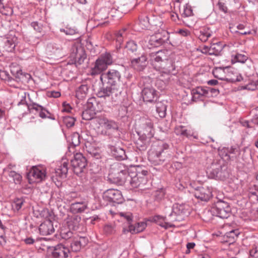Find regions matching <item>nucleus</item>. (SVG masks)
<instances>
[{"label":"nucleus","instance_id":"1","mask_svg":"<svg viewBox=\"0 0 258 258\" xmlns=\"http://www.w3.org/2000/svg\"><path fill=\"white\" fill-rule=\"evenodd\" d=\"M170 157L168 145L162 141L154 143L148 152V160L154 165H162Z\"/></svg>","mask_w":258,"mask_h":258},{"label":"nucleus","instance_id":"2","mask_svg":"<svg viewBox=\"0 0 258 258\" xmlns=\"http://www.w3.org/2000/svg\"><path fill=\"white\" fill-rule=\"evenodd\" d=\"M128 175L127 167L120 163H115L111 165L108 178L113 183L122 184L125 182Z\"/></svg>","mask_w":258,"mask_h":258},{"label":"nucleus","instance_id":"3","mask_svg":"<svg viewBox=\"0 0 258 258\" xmlns=\"http://www.w3.org/2000/svg\"><path fill=\"white\" fill-rule=\"evenodd\" d=\"M155 69L159 74V81L164 82L162 84L164 85L166 82H169L171 77L176 74L175 66L174 62L171 59H167L159 64L155 65Z\"/></svg>","mask_w":258,"mask_h":258},{"label":"nucleus","instance_id":"4","mask_svg":"<svg viewBox=\"0 0 258 258\" xmlns=\"http://www.w3.org/2000/svg\"><path fill=\"white\" fill-rule=\"evenodd\" d=\"M154 130L153 123L150 119L142 118L140 119L138 135L143 141V144H146V141L153 137Z\"/></svg>","mask_w":258,"mask_h":258},{"label":"nucleus","instance_id":"5","mask_svg":"<svg viewBox=\"0 0 258 258\" xmlns=\"http://www.w3.org/2000/svg\"><path fill=\"white\" fill-rule=\"evenodd\" d=\"M41 216L46 219L39 226V231L42 235L52 234L54 232V228L52 222L53 215L47 209H44L41 213Z\"/></svg>","mask_w":258,"mask_h":258},{"label":"nucleus","instance_id":"6","mask_svg":"<svg viewBox=\"0 0 258 258\" xmlns=\"http://www.w3.org/2000/svg\"><path fill=\"white\" fill-rule=\"evenodd\" d=\"M234 73V71L232 69H229L228 67L225 69H223L221 68H217L213 71L214 77L219 80L231 83L240 82L242 79V76L239 73H235L236 77H231V74Z\"/></svg>","mask_w":258,"mask_h":258},{"label":"nucleus","instance_id":"7","mask_svg":"<svg viewBox=\"0 0 258 258\" xmlns=\"http://www.w3.org/2000/svg\"><path fill=\"white\" fill-rule=\"evenodd\" d=\"M163 35L157 33L147 38L142 41L143 47L144 49H151L153 47L161 46L168 40L169 35L167 32H163Z\"/></svg>","mask_w":258,"mask_h":258},{"label":"nucleus","instance_id":"8","mask_svg":"<svg viewBox=\"0 0 258 258\" xmlns=\"http://www.w3.org/2000/svg\"><path fill=\"white\" fill-rule=\"evenodd\" d=\"M148 173L147 170H142L134 176L128 175L126 182H128L132 188H139L141 190L147 188V178L146 175Z\"/></svg>","mask_w":258,"mask_h":258},{"label":"nucleus","instance_id":"9","mask_svg":"<svg viewBox=\"0 0 258 258\" xmlns=\"http://www.w3.org/2000/svg\"><path fill=\"white\" fill-rule=\"evenodd\" d=\"M121 75L115 70L111 69L101 74L100 80L103 85L107 84L116 87L120 82Z\"/></svg>","mask_w":258,"mask_h":258},{"label":"nucleus","instance_id":"10","mask_svg":"<svg viewBox=\"0 0 258 258\" xmlns=\"http://www.w3.org/2000/svg\"><path fill=\"white\" fill-rule=\"evenodd\" d=\"M87 164L86 158L80 153H76L74 155V159L71 160V165L74 172L77 175H80L84 172Z\"/></svg>","mask_w":258,"mask_h":258},{"label":"nucleus","instance_id":"11","mask_svg":"<svg viewBox=\"0 0 258 258\" xmlns=\"http://www.w3.org/2000/svg\"><path fill=\"white\" fill-rule=\"evenodd\" d=\"M215 216L221 218H227L231 214V208L229 204L223 201H218L213 207Z\"/></svg>","mask_w":258,"mask_h":258},{"label":"nucleus","instance_id":"12","mask_svg":"<svg viewBox=\"0 0 258 258\" xmlns=\"http://www.w3.org/2000/svg\"><path fill=\"white\" fill-rule=\"evenodd\" d=\"M27 176L30 183H39L45 179L46 171L41 167H33Z\"/></svg>","mask_w":258,"mask_h":258},{"label":"nucleus","instance_id":"13","mask_svg":"<svg viewBox=\"0 0 258 258\" xmlns=\"http://www.w3.org/2000/svg\"><path fill=\"white\" fill-rule=\"evenodd\" d=\"M47 253L51 258H68L69 249L62 244H58L55 246H47Z\"/></svg>","mask_w":258,"mask_h":258},{"label":"nucleus","instance_id":"14","mask_svg":"<svg viewBox=\"0 0 258 258\" xmlns=\"http://www.w3.org/2000/svg\"><path fill=\"white\" fill-rule=\"evenodd\" d=\"M209 170L210 174L214 177L222 180H225L229 176L227 166L224 165L213 163Z\"/></svg>","mask_w":258,"mask_h":258},{"label":"nucleus","instance_id":"15","mask_svg":"<svg viewBox=\"0 0 258 258\" xmlns=\"http://www.w3.org/2000/svg\"><path fill=\"white\" fill-rule=\"evenodd\" d=\"M188 206L183 204H175L172 208V212L168 215V220L171 222L179 221L177 216L188 214Z\"/></svg>","mask_w":258,"mask_h":258},{"label":"nucleus","instance_id":"16","mask_svg":"<svg viewBox=\"0 0 258 258\" xmlns=\"http://www.w3.org/2000/svg\"><path fill=\"white\" fill-rule=\"evenodd\" d=\"M120 92L119 91L116 87L111 86H107L103 87L97 93V95L100 98H106L111 97L113 102L117 101V97L120 95Z\"/></svg>","mask_w":258,"mask_h":258},{"label":"nucleus","instance_id":"17","mask_svg":"<svg viewBox=\"0 0 258 258\" xmlns=\"http://www.w3.org/2000/svg\"><path fill=\"white\" fill-rule=\"evenodd\" d=\"M71 57L76 64H81L86 58L83 48L79 45H74L71 49Z\"/></svg>","mask_w":258,"mask_h":258},{"label":"nucleus","instance_id":"18","mask_svg":"<svg viewBox=\"0 0 258 258\" xmlns=\"http://www.w3.org/2000/svg\"><path fill=\"white\" fill-rule=\"evenodd\" d=\"M224 46L220 41L215 42L213 41L210 47L205 45L201 47V52L203 53L209 55H220Z\"/></svg>","mask_w":258,"mask_h":258},{"label":"nucleus","instance_id":"19","mask_svg":"<svg viewBox=\"0 0 258 258\" xmlns=\"http://www.w3.org/2000/svg\"><path fill=\"white\" fill-rule=\"evenodd\" d=\"M103 199L110 202L115 203H121L123 198L121 192L114 189H109L103 194Z\"/></svg>","mask_w":258,"mask_h":258},{"label":"nucleus","instance_id":"20","mask_svg":"<svg viewBox=\"0 0 258 258\" xmlns=\"http://www.w3.org/2000/svg\"><path fill=\"white\" fill-rule=\"evenodd\" d=\"M169 53L170 51L166 49L151 53L150 54V60L154 68H155L156 64V65L159 64L160 63H162L163 61L168 59Z\"/></svg>","mask_w":258,"mask_h":258},{"label":"nucleus","instance_id":"21","mask_svg":"<svg viewBox=\"0 0 258 258\" xmlns=\"http://www.w3.org/2000/svg\"><path fill=\"white\" fill-rule=\"evenodd\" d=\"M21 104L24 105L30 110L34 109L39 111V115L42 118H49L52 119H54V118L51 117V114L50 112L41 105L36 103H33L28 105L25 102H22V101L19 102L18 105L19 106Z\"/></svg>","mask_w":258,"mask_h":258},{"label":"nucleus","instance_id":"22","mask_svg":"<svg viewBox=\"0 0 258 258\" xmlns=\"http://www.w3.org/2000/svg\"><path fill=\"white\" fill-rule=\"evenodd\" d=\"M195 197L203 201H208L212 197V191L208 187L200 186L194 191Z\"/></svg>","mask_w":258,"mask_h":258},{"label":"nucleus","instance_id":"23","mask_svg":"<svg viewBox=\"0 0 258 258\" xmlns=\"http://www.w3.org/2000/svg\"><path fill=\"white\" fill-rule=\"evenodd\" d=\"M142 95L143 100L147 102H154L156 101L157 94L152 87H145L142 90Z\"/></svg>","mask_w":258,"mask_h":258},{"label":"nucleus","instance_id":"24","mask_svg":"<svg viewBox=\"0 0 258 258\" xmlns=\"http://www.w3.org/2000/svg\"><path fill=\"white\" fill-rule=\"evenodd\" d=\"M147 58L144 55H142L138 58L131 60V66L135 70L141 72L143 71L147 66Z\"/></svg>","mask_w":258,"mask_h":258},{"label":"nucleus","instance_id":"25","mask_svg":"<svg viewBox=\"0 0 258 258\" xmlns=\"http://www.w3.org/2000/svg\"><path fill=\"white\" fill-rule=\"evenodd\" d=\"M192 100L194 101L203 100L205 97H209V91L202 87H198L191 90Z\"/></svg>","mask_w":258,"mask_h":258},{"label":"nucleus","instance_id":"26","mask_svg":"<svg viewBox=\"0 0 258 258\" xmlns=\"http://www.w3.org/2000/svg\"><path fill=\"white\" fill-rule=\"evenodd\" d=\"M96 122L99 124L100 126L104 127L105 129L109 130H115L117 129L118 126L116 122L113 120H108L107 118L102 117H98L96 119Z\"/></svg>","mask_w":258,"mask_h":258},{"label":"nucleus","instance_id":"27","mask_svg":"<svg viewBox=\"0 0 258 258\" xmlns=\"http://www.w3.org/2000/svg\"><path fill=\"white\" fill-rule=\"evenodd\" d=\"M81 218L78 215L69 216L66 219L68 228L73 230H77L79 227Z\"/></svg>","mask_w":258,"mask_h":258},{"label":"nucleus","instance_id":"28","mask_svg":"<svg viewBox=\"0 0 258 258\" xmlns=\"http://www.w3.org/2000/svg\"><path fill=\"white\" fill-rule=\"evenodd\" d=\"M87 243V240L85 237H80L75 238L71 244V247L75 252L79 251L81 248L85 246Z\"/></svg>","mask_w":258,"mask_h":258},{"label":"nucleus","instance_id":"29","mask_svg":"<svg viewBox=\"0 0 258 258\" xmlns=\"http://www.w3.org/2000/svg\"><path fill=\"white\" fill-rule=\"evenodd\" d=\"M108 65L99 58L96 59L94 67L91 69V74L92 76L101 74L108 67Z\"/></svg>","mask_w":258,"mask_h":258},{"label":"nucleus","instance_id":"30","mask_svg":"<svg viewBox=\"0 0 258 258\" xmlns=\"http://www.w3.org/2000/svg\"><path fill=\"white\" fill-rule=\"evenodd\" d=\"M151 221L154 222L162 227L167 229L169 227H172L174 225L171 223V222H167L166 221V218L159 215H156L152 218Z\"/></svg>","mask_w":258,"mask_h":258},{"label":"nucleus","instance_id":"31","mask_svg":"<svg viewBox=\"0 0 258 258\" xmlns=\"http://www.w3.org/2000/svg\"><path fill=\"white\" fill-rule=\"evenodd\" d=\"M111 151L112 156L118 160H123L126 158L124 150L120 147L112 146Z\"/></svg>","mask_w":258,"mask_h":258},{"label":"nucleus","instance_id":"32","mask_svg":"<svg viewBox=\"0 0 258 258\" xmlns=\"http://www.w3.org/2000/svg\"><path fill=\"white\" fill-rule=\"evenodd\" d=\"M62 47L58 44L49 43L46 46V50L50 55H58L61 51Z\"/></svg>","mask_w":258,"mask_h":258},{"label":"nucleus","instance_id":"33","mask_svg":"<svg viewBox=\"0 0 258 258\" xmlns=\"http://www.w3.org/2000/svg\"><path fill=\"white\" fill-rule=\"evenodd\" d=\"M174 132L175 134L178 136H181L187 138H189L193 136V132L191 130H187L185 126L182 125L176 126L174 129Z\"/></svg>","mask_w":258,"mask_h":258},{"label":"nucleus","instance_id":"34","mask_svg":"<svg viewBox=\"0 0 258 258\" xmlns=\"http://www.w3.org/2000/svg\"><path fill=\"white\" fill-rule=\"evenodd\" d=\"M86 150L88 153L92 157L96 159L101 158L100 149L98 148L95 147L93 145L90 143H88L86 145Z\"/></svg>","mask_w":258,"mask_h":258},{"label":"nucleus","instance_id":"35","mask_svg":"<svg viewBox=\"0 0 258 258\" xmlns=\"http://www.w3.org/2000/svg\"><path fill=\"white\" fill-rule=\"evenodd\" d=\"M147 224L144 222H138L136 224L135 226L129 225L128 230L132 233H137L143 231L146 227Z\"/></svg>","mask_w":258,"mask_h":258},{"label":"nucleus","instance_id":"36","mask_svg":"<svg viewBox=\"0 0 258 258\" xmlns=\"http://www.w3.org/2000/svg\"><path fill=\"white\" fill-rule=\"evenodd\" d=\"M68 171V163L64 162L60 166L55 169L56 176L60 177H66Z\"/></svg>","mask_w":258,"mask_h":258},{"label":"nucleus","instance_id":"37","mask_svg":"<svg viewBox=\"0 0 258 258\" xmlns=\"http://www.w3.org/2000/svg\"><path fill=\"white\" fill-rule=\"evenodd\" d=\"M199 38L203 42H206L212 35V32L209 28L204 27L199 31Z\"/></svg>","mask_w":258,"mask_h":258},{"label":"nucleus","instance_id":"38","mask_svg":"<svg viewBox=\"0 0 258 258\" xmlns=\"http://www.w3.org/2000/svg\"><path fill=\"white\" fill-rule=\"evenodd\" d=\"M88 87L87 85H81L77 90L76 96L79 99H83L87 95Z\"/></svg>","mask_w":258,"mask_h":258},{"label":"nucleus","instance_id":"39","mask_svg":"<svg viewBox=\"0 0 258 258\" xmlns=\"http://www.w3.org/2000/svg\"><path fill=\"white\" fill-rule=\"evenodd\" d=\"M86 205L83 203H75L71 204V210L73 213H81L86 209Z\"/></svg>","mask_w":258,"mask_h":258},{"label":"nucleus","instance_id":"40","mask_svg":"<svg viewBox=\"0 0 258 258\" xmlns=\"http://www.w3.org/2000/svg\"><path fill=\"white\" fill-rule=\"evenodd\" d=\"M156 111L160 117L166 115V105L162 102H158L156 104Z\"/></svg>","mask_w":258,"mask_h":258},{"label":"nucleus","instance_id":"41","mask_svg":"<svg viewBox=\"0 0 258 258\" xmlns=\"http://www.w3.org/2000/svg\"><path fill=\"white\" fill-rule=\"evenodd\" d=\"M248 197L253 202L254 201H258V187L255 185H253L252 187H250L248 190Z\"/></svg>","mask_w":258,"mask_h":258},{"label":"nucleus","instance_id":"42","mask_svg":"<svg viewBox=\"0 0 258 258\" xmlns=\"http://www.w3.org/2000/svg\"><path fill=\"white\" fill-rule=\"evenodd\" d=\"M98 58L108 66H110L113 63V58L110 53H102Z\"/></svg>","mask_w":258,"mask_h":258},{"label":"nucleus","instance_id":"43","mask_svg":"<svg viewBox=\"0 0 258 258\" xmlns=\"http://www.w3.org/2000/svg\"><path fill=\"white\" fill-rule=\"evenodd\" d=\"M214 216H215V212L213 211V207H212L210 209L206 210L204 211L203 218L205 221H209L213 219Z\"/></svg>","mask_w":258,"mask_h":258},{"label":"nucleus","instance_id":"44","mask_svg":"<svg viewBox=\"0 0 258 258\" xmlns=\"http://www.w3.org/2000/svg\"><path fill=\"white\" fill-rule=\"evenodd\" d=\"M181 15L183 17H188L193 15L191 7L188 4L183 6V10L181 11Z\"/></svg>","mask_w":258,"mask_h":258},{"label":"nucleus","instance_id":"45","mask_svg":"<svg viewBox=\"0 0 258 258\" xmlns=\"http://www.w3.org/2000/svg\"><path fill=\"white\" fill-rule=\"evenodd\" d=\"M60 32H64L66 35H73L78 33L77 29L75 27L68 25L64 28H61Z\"/></svg>","mask_w":258,"mask_h":258},{"label":"nucleus","instance_id":"46","mask_svg":"<svg viewBox=\"0 0 258 258\" xmlns=\"http://www.w3.org/2000/svg\"><path fill=\"white\" fill-rule=\"evenodd\" d=\"M126 48L128 51L135 53L136 54V52L138 50V46L135 41L133 40L128 41L126 44Z\"/></svg>","mask_w":258,"mask_h":258},{"label":"nucleus","instance_id":"47","mask_svg":"<svg viewBox=\"0 0 258 258\" xmlns=\"http://www.w3.org/2000/svg\"><path fill=\"white\" fill-rule=\"evenodd\" d=\"M126 29L123 28L116 34V40L119 45L122 43L124 37L126 36Z\"/></svg>","mask_w":258,"mask_h":258},{"label":"nucleus","instance_id":"48","mask_svg":"<svg viewBox=\"0 0 258 258\" xmlns=\"http://www.w3.org/2000/svg\"><path fill=\"white\" fill-rule=\"evenodd\" d=\"M71 229L69 228L62 229L60 232V234L62 238L64 239H68L72 238L73 236V233L71 231Z\"/></svg>","mask_w":258,"mask_h":258},{"label":"nucleus","instance_id":"49","mask_svg":"<svg viewBox=\"0 0 258 258\" xmlns=\"http://www.w3.org/2000/svg\"><path fill=\"white\" fill-rule=\"evenodd\" d=\"M15 46L16 45L12 40L7 39L5 42L4 47L6 50L8 52L13 51L14 50Z\"/></svg>","mask_w":258,"mask_h":258},{"label":"nucleus","instance_id":"50","mask_svg":"<svg viewBox=\"0 0 258 258\" xmlns=\"http://www.w3.org/2000/svg\"><path fill=\"white\" fill-rule=\"evenodd\" d=\"M24 204V200L22 199H16L12 204V208L14 211H18Z\"/></svg>","mask_w":258,"mask_h":258},{"label":"nucleus","instance_id":"51","mask_svg":"<svg viewBox=\"0 0 258 258\" xmlns=\"http://www.w3.org/2000/svg\"><path fill=\"white\" fill-rule=\"evenodd\" d=\"M70 143L74 146H77L80 143V135L78 133H74L71 135Z\"/></svg>","mask_w":258,"mask_h":258},{"label":"nucleus","instance_id":"52","mask_svg":"<svg viewBox=\"0 0 258 258\" xmlns=\"http://www.w3.org/2000/svg\"><path fill=\"white\" fill-rule=\"evenodd\" d=\"M165 195V191L163 188L158 189L154 192V196L155 200L158 201H160L164 198Z\"/></svg>","mask_w":258,"mask_h":258},{"label":"nucleus","instance_id":"53","mask_svg":"<svg viewBox=\"0 0 258 258\" xmlns=\"http://www.w3.org/2000/svg\"><path fill=\"white\" fill-rule=\"evenodd\" d=\"M225 236L229 239V240H228V242L232 243L234 241L235 238L237 237L238 236V231L237 230H231L227 232Z\"/></svg>","mask_w":258,"mask_h":258},{"label":"nucleus","instance_id":"54","mask_svg":"<svg viewBox=\"0 0 258 258\" xmlns=\"http://www.w3.org/2000/svg\"><path fill=\"white\" fill-rule=\"evenodd\" d=\"M11 72L17 80V81H22L24 78L26 77V75H28V74H23L22 70L20 69L17 70L16 72L11 71Z\"/></svg>","mask_w":258,"mask_h":258},{"label":"nucleus","instance_id":"55","mask_svg":"<svg viewBox=\"0 0 258 258\" xmlns=\"http://www.w3.org/2000/svg\"><path fill=\"white\" fill-rule=\"evenodd\" d=\"M6 243L7 239L5 235V226L0 227V246H4Z\"/></svg>","mask_w":258,"mask_h":258},{"label":"nucleus","instance_id":"56","mask_svg":"<svg viewBox=\"0 0 258 258\" xmlns=\"http://www.w3.org/2000/svg\"><path fill=\"white\" fill-rule=\"evenodd\" d=\"M9 175L16 183H20L22 179V176L14 171H11Z\"/></svg>","mask_w":258,"mask_h":258},{"label":"nucleus","instance_id":"57","mask_svg":"<svg viewBox=\"0 0 258 258\" xmlns=\"http://www.w3.org/2000/svg\"><path fill=\"white\" fill-rule=\"evenodd\" d=\"M75 119L74 117L67 116L63 117V122L68 127L73 126L75 122Z\"/></svg>","mask_w":258,"mask_h":258},{"label":"nucleus","instance_id":"58","mask_svg":"<svg viewBox=\"0 0 258 258\" xmlns=\"http://www.w3.org/2000/svg\"><path fill=\"white\" fill-rule=\"evenodd\" d=\"M0 78L2 80L8 81L10 83V85H13L11 83L14 80L10 77L9 74L6 71H0Z\"/></svg>","mask_w":258,"mask_h":258},{"label":"nucleus","instance_id":"59","mask_svg":"<svg viewBox=\"0 0 258 258\" xmlns=\"http://www.w3.org/2000/svg\"><path fill=\"white\" fill-rule=\"evenodd\" d=\"M104 231L107 234H112L115 233V226L111 224H107L104 227Z\"/></svg>","mask_w":258,"mask_h":258},{"label":"nucleus","instance_id":"60","mask_svg":"<svg viewBox=\"0 0 258 258\" xmlns=\"http://www.w3.org/2000/svg\"><path fill=\"white\" fill-rule=\"evenodd\" d=\"M234 58L237 62L244 63L247 59L248 57L244 54L237 53L234 56Z\"/></svg>","mask_w":258,"mask_h":258},{"label":"nucleus","instance_id":"61","mask_svg":"<svg viewBox=\"0 0 258 258\" xmlns=\"http://www.w3.org/2000/svg\"><path fill=\"white\" fill-rule=\"evenodd\" d=\"M82 118L86 120H91L93 117V114L90 113V110H85L82 113Z\"/></svg>","mask_w":258,"mask_h":258},{"label":"nucleus","instance_id":"62","mask_svg":"<svg viewBox=\"0 0 258 258\" xmlns=\"http://www.w3.org/2000/svg\"><path fill=\"white\" fill-rule=\"evenodd\" d=\"M119 215L123 217L128 223L132 221V214L130 212H120Z\"/></svg>","mask_w":258,"mask_h":258},{"label":"nucleus","instance_id":"63","mask_svg":"<svg viewBox=\"0 0 258 258\" xmlns=\"http://www.w3.org/2000/svg\"><path fill=\"white\" fill-rule=\"evenodd\" d=\"M159 74H157V80L156 81V82H155V85L160 89L161 90H162L163 89L166 85L168 83V82H166L165 83V84L164 85H163L162 84V82H163L164 81H162V80H160L159 81Z\"/></svg>","mask_w":258,"mask_h":258},{"label":"nucleus","instance_id":"64","mask_svg":"<svg viewBox=\"0 0 258 258\" xmlns=\"http://www.w3.org/2000/svg\"><path fill=\"white\" fill-rule=\"evenodd\" d=\"M249 254L252 257L258 258V246H255L250 249Z\"/></svg>","mask_w":258,"mask_h":258}]
</instances>
